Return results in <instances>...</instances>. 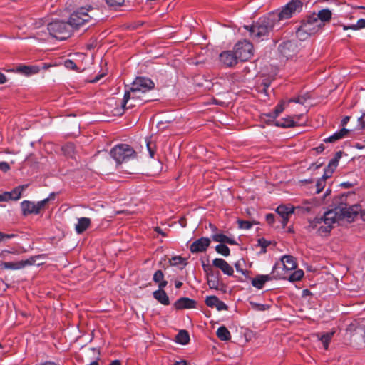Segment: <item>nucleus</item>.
I'll list each match as a JSON object with an SVG mask.
<instances>
[{"label": "nucleus", "instance_id": "obj_51", "mask_svg": "<svg viewBox=\"0 0 365 365\" xmlns=\"http://www.w3.org/2000/svg\"><path fill=\"white\" fill-rule=\"evenodd\" d=\"M146 146H147V149L149 153L150 157L153 158L154 155H155V150H154V148L152 147L150 142H147Z\"/></svg>", "mask_w": 365, "mask_h": 365}, {"label": "nucleus", "instance_id": "obj_15", "mask_svg": "<svg viewBox=\"0 0 365 365\" xmlns=\"http://www.w3.org/2000/svg\"><path fill=\"white\" fill-rule=\"evenodd\" d=\"M210 239L206 237H202L195 240L190 246V251L192 253L203 252L207 250L210 245Z\"/></svg>", "mask_w": 365, "mask_h": 365}, {"label": "nucleus", "instance_id": "obj_21", "mask_svg": "<svg viewBox=\"0 0 365 365\" xmlns=\"http://www.w3.org/2000/svg\"><path fill=\"white\" fill-rule=\"evenodd\" d=\"M302 115H294V117L288 116L278 120L276 125L281 128H292L299 125L297 120H299Z\"/></svg>", "mask_w": 365, "mask_h": 365}, {"label": "nucleus", "instance_id": "obj_8", "mask_svg": "<svg viewBox=\"0 0 365 365\" xmlns=\"http://www.w3.org/2000/svg\"><path fill=\"white\" fill-rule=\"evenodd\" d=\"M154 86L155 83L150 78L139 76L133 81L128 91L139 95V93H145L152 90Z\"/></svg>", "mask_w": 365, "mask_h": 365}, {"label": "nucleus", "instance_id": "obj_52", "mask_svg": "<svg viewBox=\"0 0 365 365\" xmlns=\"http://www.w3.org/2000/svg\"><path fill=\"white\" fill-rule=\"evenodd\" d=\"M10 169V166L6 162H0V170L6 172Z\"/></svg>", "mask_w": 365, "mask_h": 365}, {"label": "nucleus", "instance_id": "obj_2", "mask_svg": "<svg viewBox=\"0 0 365 365\" xmlns=\"http://www.w3.org/2000/svg\"><path fill=\"white\" fill-rule=\"evenodd\" d=\"M337 214L336 210H329L322 217L309 220L307 230L320 237L328 236L333 228V225L337 221Z\"/></svg>", "mask_w": 365, "mask_h": 365}, {"label": "nucleus", "instance_id": "obj_22", "mask_svg": "<svg viewBox=\"0 0 365 365\" xmlns=\"http://www.w3.org/2000/svg\"><path fill=\"white\" fill-rule=\"evenodd\" d=\"M281 262L282 263V271L286 270L287 272L289 271L295 269L297 266L294 257L292 255H285L282 256L281 258Z\"/></svg>", "mask_w": 365, "mask_h": 365}, {"label": "nucleus", "instance_id": "obj_7", "mask_svg": "<svg viewBox=\"0 0 365 365\" xmlns=\"http://www.w3.org/2000/svg\"><path fill=\"white\" fill-rule=\"evenodd\" d=\"M110 155L117 164L126 163L136 157V153L127 144H118L110 150Z\"/></svg>", "mask_w": 365, "mask_h": 365}, {"label": "nucleus", "instance_id": "obj_34", "mask_svg": "<svg viewBox=\"0 0 365 365\" xmlns=\"http://www.w3.org/2000/svg\"><path fill=\"white\" fill-rule=\"evenodd\" d=\"M28 187V185H22L14 187L11 191V200H18L21 198L23 191H24Z\"/></svg>", "mask_w": 365, "mask_h": 365}, {"label": "nucleus", "instance_id": "obj_64", "mask_svg": "<svg viewBox=\"0 0 365 365\" xmlns=\"http://www.w3.org/2000/svg\"><path fill=\"white\" fill-rule=\"evenodd\" d=\"M108 365H121L120 361L115 359L112 361Z\"/></svg>", "mask_w": 365, "mask_h": 365}, {"label": "nucleus", "instance_id": "obj_57", "mask_svg": "<svg viewBox=\"0 0 365 365\" xmlns=\"http://www.w3.org/2000/svg\"><path fill=\"white\" fill-rule=\"evenodd\" d=\"M154 230H155L157 233H158V234L161 235L162 236H164V237H165V236H166V234L165 233V232H164V231H163L160 227H155L154 228Z\"/></svg>", "mask_w": 365, "mask_h": 365}, {"label": "nucleus", "instance_id": "obj_12", "mask_svg": "<svg viewBox=\"0 0 365 365\" xmlns=\"http://www.w3.org/2000/svg\"><path fill=\"white\" fill-rule=\"evenodd\" d=\"M145 101H146L140 98V95L134 94L126 90L121 103V106L124 110L133 109L136 106H140L143 104Z\"/></svg>", "mask_w": 365, "mask_h": 365}, {"label": "nucleus", "instance_id": "obj_38", "mask_svg": "<svg viewBox=\"0 0 365 365\" xmlns=\"http://www.w3.org/2000/svg\"><path fill=\"white\" fill-rule=\"evenodd\" d=\"M215 250L218 254H220L225 257H227L230 254V248L225 244H219L216 245Z\"/></svg>", "mask_w": 365, "mask_h": 365}, {"label": "nucleus", "instance_id": "obj_41", "mask_svg": "<svg viewBox=\"0 0 365 365\" xmlns=\"http://www.w3.org/2000/svg\"><path fill=\"white\" fill-rule=\"evenodd\" d=\"M110 7H118L124 4L125 0H105Z\"/></svg>", "mask_w": 365, "mask_h": 365}, {"label": "nucleus", "instance_id": "obj_35", "mask_svg": "<svg viewBox=\"0 0 365 365\" xmlns=\"http://www.w3.org/2000/svg\"><path fill=\"white\" fill-rule=\"evenodd\" d=\"M341 156V151L336 152L335 153L334 157L329 160V164L327 165V167L334 171L339 165V161Z\"/></svg>", "mask_w": 365, "mask_h": 365}, {"label": "nucleus", "instance_id": "obj_33", "mask_svg": "<svg viewBox=\"0 0 365 365\" xmlns=\"http://www.w3.org/2000/svg\"><path fill=\"white\" fill-rule=\"evenodd\" d=\"M334 331H331V332L324 333L322 335H319V334L317 335L318 339L322 341L324 349H326V350L328 349L329 344L334 336Z\"/></svg>", "mask_w": 365, "mask_h": 365}, {"label": "nucleus", "instance_id": "obj_10", "mask_svg": "<svg viewBox=\"0 0 365 365\" xmlns=\"http://www.w3.org/2000/svg\"><path fill=\"white\" fill-rule=\"evenodd\" d=\"M238 61H246L253 56V46L247 40L238 41L234 46Z\"/></svg>", "mask_w": 365, "mask_h": 365}, {"label": "nucleus", "instance_id": "obj_30", "mask_svg": "<svg viewBox=\"0 0 365 365\" xmlns=\"http://www.w3.org/2000/svg\"><path fill=\"white\" fill-rule=\"evenodd\" d=\"M216 335L222 341H229L231 339V334L225 326H220L217 329Z\"/></svg>", "mask_w": 365, "mask_h": 365}, {"label": "nucleus", "instance_id": "obj_50", "mask_svg": "<svg viewBox=\"0 0 365 365\" xmlns=\"http://www.w3.org/2000/svg\"><path fill=\"white\" fill-rule=\"evenodd\" d=\"M64 65L67 68H70L72 70H76L77 68L76 64L74 63V61L70 59H67L66 61H65Z\"/></svg>", "mask_w": 365, "mask_h": 365}, {"label": "nucleus", "instance_id": "obj_61", "mask_svg": "<svg viewBox=\"0 0 365 365\" xmlns=\"http://www.w3.org/2000/svg\"><path fill=\"white\" fill-rule=\"evenodd\" d=\"M55 195H55V193H54V192H51V193H50V194H49V195H48V197L44 199V200H47V201H46V204H47L50 200H54V198H55Z\"/></svg>", "mask_w": 365, "mask_h": 365}, {"label": "nucleus", "instance_id": "obj_31", "mask_svg": "<svg viewBox=\"0 0 365 365\" xmlns=\"http://www.w3.org/2000/svg\"><path fill=\"white\" fill-rule=\"evenodd\" d=\"M219 273L215 274L214 273H210L207 276V284L210 289L217 290L219 289L220 280Z\"/></svg>", "mask_w": 365, "mask_h": 365}, {"label": "nucleus", "instance_id": "obj_46", "mask_svg": "<svg viewBox=\"0 0 365 365\" xmlns=\"http://www.w3.org/2000/svg\"><path fill=\"white\" fill-rule=\"evenodd\" d=\"M17 237V235L16 234H14V233H11V234H5L2 232H0V242L6 240H9V239H12V238H14V237Z\"/></svg>", "mask_w": 365, "mask_h": 365}, {"label": "nucleus", "instance_id": "obj_18", "mask_svg": "<svg viewBox=\"0 0 365 365\" xmlns=\"http://www.w3.org/2000/svg\"><path fill=\"white\" fill-rule=\"evenodd\" d=\"M31 264L32 261L30 259L21 260L15 262H0V267L3 269L18 270Z\"/></svg>", "mask_w": 365, "mask_h": 365}, {"label": "nucleus", "instance_id": "obj_17", "mask_svg": "<svg viewBox=\"0 0 365 365\" xmlns=\"http://www.w3.org/2000/svg\"><path fill=\"white\" fill-rule=\"evenodd\" d=\"M173 306L178 310L195 309L197 306V302L188 297H180L175 302Z\"/></svg>", "mask_w": 365, "mask_h": 365}, {"label": "nucleus", "instance_id": "obj_27", "mask_svg": "<svg viewBox=\"0 0 365 365\" xmlns=\"http://www.w3.org/2000/svg\"><path fill=\"white\" fill-rule=\"evenodd\" d=\"M91 222V219L88 217L79 218L77 224L75 225L76 232L78 234L83 233L89 227Z\"/></svg>", "mask_w": 365, "mask_h": 365}, {"label": "nucleus", "instance_id": "obj_11", "mask_svg": "<svg viewBox=\"0 0 365 365\" xmlns=\"http://www.w3.org/2000/svg\"><path fill=\"white\" fill-rule=\"evenodd\" d=\"M47 200H42L37 202L24 200L21 202V208L22 215L26 216L29 215H38L40 213L41 210L43 209L46 205Z\"/></svg>", "mask_w": 365, "mask_h": 365}, {"label": "nucleus", "instance_id": "obj_6", "mask_svg": "<svg viewBox=\"0 0 365 365\" xmlns=\"http://www.w3.org/2000/svg\"><path fill=\"white\" fill-rule=\"evenodd\" d=\"M47 29L51 36L60 41L67 39L72 34L68 23L61 20H54L50 22L47 26Z\"/></svg>", "mask_w": 365, "mask_h": 365}, {"label": "nucleus", "instance_id": "obj_32", "mask_svg": "<svg viewBox=\"0 0 365 365\" xmlns=\"http://www.w3.org/2000/svg\"><path fill=\"white\" fill-rule=\"evenodd\" d=\"M175 341L178 344L185 345L190 341V336L186 330H180L175 336Z\"/></svg>", "mask_w": 365, "mask_h": 365}, {"label": "nucleus", "instance_id": "obj_59", "mask_svg": "<svg viewBox=\"0 0 365 365\" xmlns=\"http://www.w3.org/2000/svg\"><path fill=\"white\" fill-rule=\"evenodd\" d=\"M341 187L344 188H350L352 187L353 184L349 182H344L341 184Z\"/></svg>", "mask_w": 365, "mask_h": 365}, {"label": "nucleus", "instance_id": "obj_28", "mask_svg": "<svg viewBox=\"0 0 365 365\" xmlns=\"http://www.w3.org/2000/svg\"><path fill=\"white\" fill-rule=\"evenodd\" d=\"M17 71L25 76H31L38 73L40 68L38 66H19Z\"/></svg>", "mask_w": 365, "mask_h": 365}, {"label": "nucleus", "instance_id": "obj_62", "mask_svg": "<svg viewBox=\"0 0 365 365\" xmlns=\"http://www.w3.org/2000/svg\"><path fill=\"white\" fill-rule=\"evenodd\" d=\"M287 272L286 270L285 271H282V267H279L277 265V269L276 274H283L285 276H287Z\"/></svg>", "mask_w": 365, "mask_h": 365}, {"label": "nucleus", "instance_id": "obj_49", "mask_svg": "<svg viewBox=\"0 0 365 365\" xmlns=\"http://www.w3.org/2000/svg\"><path fill=\"white\" fill-rule=\"evenodd\" d=\"M0 202H6L11 200V195L10 192H4L3 194H0Z\"/></svg>", "mask_w": 365, "mask_h": 365}, {"label": "nucleus", "instance_id": "obj_23", "mask_svg": "<svg viewBox=\"0 0 365 365\" xmlns=\"http://www.w3.org/2000/svg\"><path fill=\"white\" fill-rule=\"evenodd\" d=\"M332 13L329 9H323L317 14H315V18L319 21V24L323 26L324 23L328 22L331 20Z\"/></svg>", "mask_w": 365, "mask_h": 365}, {"label": "nucleus", "instance_id": "obj_43", "mask_svg": "<svg viewBox=\"0 0 365 365\" xmlns=\"http://www.w3.org/2000/svg\"><path fill=\"white\" fill-rule=\"evenodd\" d=\"M239 227L240 229L249 230L252 227V223L247 220H238Z\"/></svg>", "mask_w": 365, "mask_h": 365}, {"label": "nucleus", "instance_id": "obj_3", "mask_svg": "<svg viewBox=\"0 0 365 365\" xmlns=\"http://www.w3.org/2000/svg\"><path fill=\"white\" fill-rule=\"evenodd\" d=\"M303 2L301 0H291L287 4L282 6L281 9L270 12L276 19L277 24H281V21L287 20L302 11Z\"/></svg>", "mask_w": 365, "mask_h": 365}, {"label": "nucleus", "instance_id": "obj_60", "mask_svg": "<svg viewBox=\"0 0 365 365\" xmlns=\"http://www.w3.org/2000/svg\"><path fill=\"white\" fill-rule=\"evenodd\" d=\"M6 81V76L0 72V84L4 83Z\"/></svg>", "mask_w": 365, "mask_h": 365}, {"label": "nucleus", "instance_id": "obj_39", "mask_svg": "<svg viewBox=\"0 0 365 365\" xmlns=\"http://www.w3.org/2000/svg\"><path fill=\"white\" fill-rule=\"evenodd\" d=\"M252 285L258 289H261L263 288L264 283L263 282V279H261L260 275H257L256 277L252 279Z\"/></svg>", "mask_w": 365, "mask_h": 365}, {"label": "nucleus", "instance_id": "obj_47", "mask_svg": "<svg viewBox=\"0 0 365 365\" xmlns=\"http://www.w3.org/2000/svg\"><path fill=\"white\" fill-rule=\"evenodd\" d=\"M334 171L331 170L330 168L326 167L324 168V172L323 175L320 178L321 179H323L324 181H326L328 178H331L333 173Z\"/></svg>", "mask_w": 365, "mask_h": 365}, {"label": "nucleus", "instance_id": "obj_19", "mask_svg": "<svg viewBox=\"0 0 365 365\" xmlns=\"http://www.w3.org/2000/svg\"><path fill=\"white\" fill-rule=\"evenodd\" d=\"M206 305L209 307H215L217 311L227 310V305L220 300L216 296H207L205 300Z\"/></svg>", "mask_w": 365, "mask_h": 365}, {"label": "nucleus", "instance_id": "obj_20", "mask_svg": "<svg viewBox=\"0 0 365 365\" xmlns=\"http://www.w3.org/2000/svg\"><path fill=\"white\" fill-rule=\"evenodd\" d=\"M212 264L221 269L224 274L227 276L233 275V268L225 259L222 258H215L212 261Z\"/></svg>", "mask_w": 365, "mask_h": 365}, {"label": "nucleus", "instance_id": "obj_44", "mask_svg": "<svg viewBox=\"0 0 365 365\" xmlns=\"http://www.w3.org/2000/svg\"><path fill=\"white\" fill-rule=\"evenodd\" d=\"M244 264V261L241 262V261H237L235 264V269H236V271L238 272H240L241 274H242L243 275L246 276L247 274L248 273V271L247 270H244L242 268V264Z\"/></svg>", "mask_w": 365, "mask_h": 365}, {"label": "nucleus", "instance_id": "obj_14", "mask_svg": "<svg viewBox=\"0 0 365 365\" xmlns=\"http://www.w3.org/2000/svg\"><path fill=\"white\" fill-rule=\"evenodd\" d=\"M219 59L221 64L227 68L233 67L238 63L235 51H232L222 52L219 56Z\"/></svg>", "mask_w": 365, "mask_h": 365}, {"label": "nucleus", "instance_id": "obj_42", "mask_svg": "<svg viewBox=\"0 0 365 365\" xmlns=\"http://www.w3.org/2000/svg\"><path fill=\"white\" fill-rule=\"evenodd\" d=\"M326 185V181H324L323 179H318L317 182H316V192L317 193H319L321 192L323 189L324 188Z\"/></svg>", "mask_w": 365, "mask_h": 365}, {"label": "nucleus", "instance_id": "obj_58", "mask_svg": "<svg viewBox=\"0 0 365 365\" xmlns=\"http://www.w3.org/2000/svg\"><path fill=\"white\" fill-rule=\"evenodd\" d=\"M173 365H189L187 361L185 360H180L175 361Z\"/></svg>", "mask_w": 365, "mask_h": 365}, {"label": "nucleus", "instance_id": "obj_1", "mask_svg": "<svg viewBox=\"0 0 365 365\" xmlns=\"http://www.w3.org/2000/svg\"><path fill=\"white\" fill-rule=\"evenodd\" d=\"M280 27L281 24H277L271 13L259 18L251 25L243 26L248 31L250 38L257 43L269 39L270 34Z\"/></svg>", "mask_w": 365, "mask_h": 365}, {"label": "nucleus", "instance_id": "obj_37", "mask_svg": "<svg viewBox=\"0 0 365 365\" xmlns=\"http://www.w3.org/2000/svg\"><path fill=\"white\" fill-rule=\"evenodd\" d=\"M304 271L302 269H297L294 271L289 277H287V279L291 282H294L299 281L304 277Z\"/></svg>", "mask_w": 365, "mask_h": 365}, {"label": "nucleus", "instance_id": "obj_29", "mask_svg": "<svg viewBox=\"0 0 365 365\" xmlns=\"http://www.w3.org/2000/svg\"><path fill=\"white\" fill-rule=\"evenodd\" d=\"M153 280L158 284V288L160 289H164L168 284V282L164 279L163 272L160 269L154 273Z\"/></svg>", "mask_w": 365, "mask_h": 365}, {"label": "nucleus", "instance_id": "obj_55", "mask_svg": "<svg viewBox=\"0 0 365 365\" xmlns=\"http://www.w3.org/2000/svg\"><path fill=\"white\" fill-rule=\"evenodd\" d=\"M358 126L361 129L365 128L364 118H362L361 116L360 118H359V119H358Z\"/></svg>", "mask_w": 365, "mask_h": 365}, {"label": "nucleus", "instance_id": "obj_16", "mask_svg": "<svg viewBox=\"0 0 365 365\" xmlns=\"http://www.w3.org/2000/svg\"><path fill=\"white\" fill-rule=\"evenodd\" d=\"M294 207L289 205H279L276 209V212L281 217L280 222L283 227H285L289 221V215L294 212Z\"/></svg>", "mask_w": 365, "mask_h": 365}, {"label": "nucleus", "instance_id": "obj_63", "mask_svg": "<svg viewBox=\"0 0 365 365\" xmlns=\"http://www.w3.org/2000/svg\"><path fill=\"white\" fill-rule=\"evenodd\" d=\"M173 259L176 262H175L176 264L177 263H182L184 261V259L182 258L181 257H175L173 258Z\"/></svg>", "mask_w": 365, "mask_h": 365}, {"label": "nucleus", "instance_id": "obj_5", "mask_svg": "<svg viewBox=\"0 0 365 365\" xmlns=\"http://www.w3.org/2000/svg\"><path fill=\"white\" fill-rule=\"evenodd\" d=\"M93 11L91 6L88 7H81L77 11L72 13L68 19V24L71 28L78 29L86 23L93 19L92 14H89Z\"/></svg>", "mask_w": 365, "mask_h": 365}, {"label": "nucleus", "instance_id": "obj_4", "mask_svg": "<svg viewBox=\"0 0 365 365\" xmlns=\"http://www.w3.org/2000/svg\"><path fill=\"white\" fill-rule=\"evenodd\" d=\"M322 27L315 18V13H313L301 22L300 26L297 30V35L299 38L305 39L317 33Z\"/></svg>", "mask_w": 365, "mask_h": 365}, {"label": "nucleus", "instance_id": "obj_53", "mask_svg": "<svg viewBox=\"0 0 365 365\" xmlns=\"http://www.w3.org/2000/svg\"><path fill=\"white\" fill-rule=\"evenodd\" d=\"M349 130L345 128H341L340 130L336 131L339 138H342Z\"/></svg>", "mask_w": 365, "mask_h": 365}, {"label": "nucleus", "instance_id": "obj_56", "mask_svg": "<svg viewBox=\"0 0 365 365\" xmlns=\"http://www.w3.org/2000/svg\"><path fill=\"white\" fill-rule=\"evenodd\" d=\"M9 254V250H2L0 251V258L6 259Z\"/></svg>", "mask_w": 365, "mask_h": 365}, {"label": "nucleus", "instance_id": "obj_40", "mask_svg": "<svg viewBox=\"0 0 365 365\" xmlns=\"http://www.w3.org/2000/svg\"><path fill=\"white\" fill-rule=\"evenodd\" d=\"M270 245V242L267 241L264 238L262 237L257 240V245L262 248L261 252L265 253L267 252V247Z\"/></svg>", "mask_w": 365, "mask_h": 365}, {"label": "nucleus", "instance_id": "obj_54", "mask_svg": "<svg viewBox=\"0 0 365 365\" xmlns=\"http://www.w3.org/2000/svg\"><path fill=\"white\" fill-rule=\"evenodd\" d=\"M266 220L269 224L272 225L274 222V215L272 213L267 214Z\"/></svg>", "mask_w": 365, "mask_h": 365}, {"label": "nucleus", "instance_id": "obj_24", "mask_svg": "<svg viewBox=\"0 0 365 365\" xmlns=\"http://www.w3.org/2000/svg\"><path fill=\"white\" fill-rule=\"evenodd\" d=\"M211 238L213 241L220 242V244H229V245H237V242L235 239L227 237L223 233H213L211 235Z\"/></svg>", "mask_w": 365, "mask_h": 365}, {"label": "nucleus", "instance_id": "obj_26", "mask_svg": "<svg viewBox=\"0 0 365 365\" xmlns=\"http://www.w3.org/2000/svg\"><path fill=\"white\" fill-rule=\"evenodd\" d=\"M153 297L160 304L163 305L170 304L169 297L163 289L158 288V290L153 292Z\"/></svg>", "mask_w": 365, "mask_h": 365}, {"label": "nucleus", "instance_id": "obj_36", "mask_svg": "<svg viewBox=\"0 0 365 365\" xmlns=\"http://www.w3.org/2000/svg\"><path fill=\"white\" fill-rule=\"evenodd\" d=\"M363 28H365V19H359L357 21L356 24H351L349 26H346V25L343 26L344 30L351 29V30L356 31V30H359V29H361Z\"/></svg>", "mask_w": 365, "mask_h": 365}, {"label": "nucleus", "instance_id": "obj_48", "mask_svg": "<svg viewBox=\"0 0 365 365\" xmlns=\"http://www.w3.org/2000/svg\"><path fill=\"white\" fill-rule=\"evenodd\" d=\"M340 138H339V135H338V134H337V133L336 131L334 134H332L329 137L325 138L324 140V141L325 143H334V142H335V141H336V140H338Z\"/></svg>", "mask_w": 365, "mask_h": 365}, {"label": "nucleus", "instance_id": "obj_45", "mask_svg": "<svg viewBox=\"0 0 365 365\" xmlns=\"http://www.w3.org/2000/svg\"><path fill=\"white\" fill-rule=\"evenodd\" d=\"M284 110L283 104H279L276 106L275 110L273 113L268 115L270 117L276 118L278 116L279 113H281Z\"/></svg>", "mask_w": 365, "mask_h": 365}, {"label": "nucleus", "instance_id": "obj_9", "mask_svg": "<svg viewBox=\"0 0 365 365\" xmlns=\"http://www.w3.org/2000/svg\"><path fill=\"white\" fill-rule=\"evenodd\" d=\"M331 210H336L337 212V220L346 219L351 222L354 220V217L361 211V206L359 205H347L346 204H342L340 206L332 209Z\"/></svg>", "mask_w": 365, "mask_h": 365}, {"label": "nucleus", "instance_id": "obj_25", "mask_svg": "<svg viewBox=\"0 0 365 365\" xmlns=\"http://www.w3.org/2000/svg\"><path fill=\"white\" fill-rule=\"evenodd\" d=\"M277 269V264H275L272 267V275L269 274H259L261 276V279H263L264 283L275 279V280H279V279H287V276H285L283 274H276Z\"/></svg>", "mask_w": 365, "mask_h": 365}, {"label": "nucleus", "instance_id": "obj_13", "mask_svg": "<svg viewBox=\"0 0 365 365\" xmlns=\"http://www.w3.org/2000/svg\"><path fill=\"white\" fill-rule=\"evenodd\" d=\"M279 51L283 57L289 59L297 54L298 49L295 42L287 41L279 46Z\"/></svg>", "mask_w": 365, "mask_h": 365}]
</instances>
